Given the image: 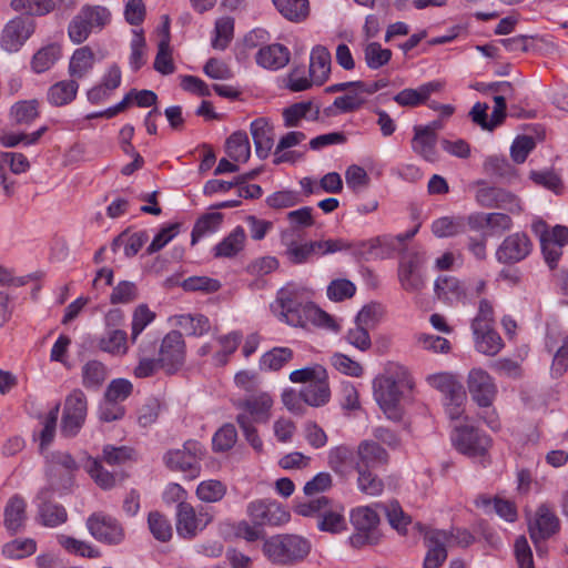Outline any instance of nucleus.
<instances>
[{
  "mask_svg": "<svg viewBox=\"0 0 568 568\" xmlns=\"http://www.w3.org/2000/svg\"><path fill=\"white\" fill-rule=\"evenodd\" d=\"M276 302L280 305V320L291 326L308 328L310 325L338 332L339 325L325 311L313 303H304L298 288L286 286L278 291Z\"/></svg>",
  "mask_w": 568,
  "mask_h": 568,
  "instance_id": "f257e3e1",
  "label": "nucleus"
},
{
  "mask_svg": "<svg viewBox=\"0 0 568 568\" xmlns=\"http://www.w3.org/2000/svg\"><path fill=\"white\" fill-rule=\"evenodd\" d=\"M273 397L266 392L254 393L235 404L240 413L236 423L246 442L256 453L263 452V442L257 434L255 424H266L271 418Z\"/></svg>",
  "mask_w": 568,
  "mask_h": 568,
  "instance_id": "f03ea898",
  "label": "nucleus"
},
{
  "mask_svg": "<svg viewBox=\"0 0 568 568\" xmlns=\"http://www.w3.org/2000/svg\"><path fill=\"white\" fill-rule=\"evenodd\" d=\"M311 541L296 534H278L266 538L262 552L270 562L277 566H293L302 562L311 552Z\"/></svg>",
  "mask_w": 568,
  "mask_h": 568,
  "instance_id": "7ed1b4c3",
  "label": "nucleus"
},
{
  "mask_svg": "<svg viewBox=\"0 0 568 568\" xmlns=\"http://www.w3.org/2000/svg\"><path fill=\"white\" fill-rule=\"evenodd\" d=\"M79 465L68 452H54L47 459L45 476L49 488L60 494L71 491Z\"/></svg>",
  "mask_w": 568,
  "mask_h": 568,
  "instance_id": "20e7f679",
  "label": "nucleus"
},
{
  "mask_svg": "<svg viewBox=\"0 0 568 568\" xmlns=\"http://www.w3.org/2000/svg\"><path fill=\"white\" fill-rule=\"evenodd\" d=\"M404 387H412V382L405 372L399 379H395L393 376H382L374 381V396L389 419L398 420L402 417L398 403Z\"/></svg>",
  "mask_w": 568,
  "mask_h": 568,
  "instance_id": "39448f33",
  "label": "nucleus"
},
{
  "mask_svg": "<svg viewBox=\"0 0 568 568\" xmlns=\"http://www.w3.org/2000/svg\"><path fill=\"white\" fill-rule=\"evenodd\" d=\"M351 523L355 530L349 537L353 547L362 548L367 545H376L381 540L379 516L373 507L362 506L352 510Z\"/></svg>",
  "mask_w": 568,
  "mask_h": 568,
  "instance_id": "423d86ee",
  "label": "nucleus"
},
{
  "mask_svg": "<svg viewBox=\"0 0 568 568\" xmlns=\"http://www.w3.org/2000/svg\"><path fill=\"white\" fill-rule=\"evenodd\" d=\"M203 456V446L196 440H187L181 448L169 450L163 460L171 470L184 473L189 479H194L200 475Z\"/></svg>",
  "mask_w": 568,
  "mask_h": 568,
  "instance_id": "0eeeda50",
  "label": "nucleus"
},
{
  "mask_svg": "<svg viewBox=\"0 0 568 568\" xmlns=\"http://www.w3.org/2000/svg\"><path fill=\"white\" fill-rule=\"evenodd\" d=\"M88 414V399L85 394L73 389L64 400L61 418V434L65 437H74L82 428Z\"/></svg>",
  "mask_w": 568,
  "mask_h": 568,
  "instance_id": "6e6552de",
  "label": "nucleus"
},
{
  "mask_svg": "<svg viewBox=\"0 0 568 568\" xmlns=\"http://www.w3.org/2000/svg\"><path fill=\"white\" fill-rule=\"evenodd\" d=\"M87 528L91 536L100 542L118 545L124 539L122 525L104 513H93L87 519Z\"/></svg>",
  "mask_w": 568,
  "mask_h": 568,
  "instance_id": "1a4fd4ad",
  "label": "nucleus"
},
{
  "mask_svg": "<svg viewBox=\"0 0 568 568\" xmlns=\"http://www.w3.org/2000/svg\"><path fill=\"white\" fill-rule=\"evenodd\" d=\"M159 362L166 374H174L183 366L185 343L181 332L171 331L164 336L159 349Z\"/></svg>",
  "mask_w": 568,
  "mask_h": 568,
  "instance_id": "9d476101",
  "label": "nucleus"
},
{
  "mask_svg": "<svg viewBox=\"0 0 568 568\" xmlns=\"http://www.w3.org/2000/svg\"><path fill=\"white\" fill-rule=\"evenodd\" d=\"M246 511L256 526H281L290 520V513L275 500L257 499L251 501Z\"/></svg>",
  "mask_w": 568,
  "mask_h": 568,
  "instance_id": "9b49d317",
  "label": "nucleus"
},
{
  "mask_svg": "<svg viewBox=\"0 0 568 568\" xmlns=\"http://www.w3.org/2000/svg\"><path fill=\"white\" fill-rule=\"evenodd\" d=\"M424 257L419 253L405 255L398 266V281L402 288L408 293L419 294L426 285L422 273Z\"/></svg>",
  "mask_w": 568,
  "mask_h": 568,
  "instance_id": "f8f14e48",
  "label": "nucleus"
},
{
  "mask_svg": "<svg viewBox=\"0 0 568 568\" xmlns=\"http://www.w3.org/2000/svg\"><path fill=\"white\" fill-rule=\"evenodd\" d=\"M467 387L473 400L481 408H489L495 400L497 386L491 376L481 368L468 373Z\"/></svg>",
  "mask_w": 568,
  "mask_h": 568,
  "instance_id": "ddd939ff",
  "label": "nucleus"
},
{
  "mask_svg": "<svg viewBox=\"0 0 568 568\" xmlns=\"http://www.w3.org/2000/svg\"><path fill=\"white\" fill-rule=\"evenodd\" d=\"M453 442L457 450L469 457L484 456L491 444L488 436L473 426L456 428Z\"/></svg>",
  "mask_w": 568,
  "mask_h": 568,
  "instance_id": "4468645a",
  "label": "nucleus"
},
{
  "mask_svg": "<svg viewBox=\"0 0 568 568\" xmlns=\"http://www.w3.org/2000/svg\"><path fill=\"white\" fill-rule=\"evenodd\" d=\"M532 250V242L523 232L506 236L496 250L495 256L499 263L515 264L525 260Z\"/></svg>",
  "mask_w": 568,
  "mask_h": 568,
  "instance_id": "2eb2a0df",
  "label": "nucleus"
},
{
  "mask_svg": "<svg viewBox=\"0 0 568 568\" xmlns=\"http://www.w3.org/2000/svg\"><path fill=\"white\" fill-rule=\"evenodd\" d=\"M212 517L202 510L196 511L189 503H180L176 510V531L183 538H193L203 530Z\"/></svg>",
  "mask_w": 568,
  "mask_h": 568,
  "instance_id": "dca6fc26",
  "label": "nucleus"
},
{
  "mask_svg": "<svg viewBox=\"0 0 568 568\" xmlns=\"http://www.w3.org/2000/svg\"><path fill=\"white\" fill-rule=\"evenodd\" d=\"M560 521L552 508L547 504H541L531 520H529V535L535 544L550 538L559 531Z\"/></svg>",
  "mask_w": 568,
  "mask_h": 568,
  "instance_id": "f3484780",
  "label": "nucleus"
},
{
  "mask_svg": "<svg viewBox=\"0 0 568 568\" xmlns=\"http://www.w3.org/2000/svg\"><path fill=\"white\" fill-rule=\"evenodd\" d=\"M34 31L29 18H16L2 31L1 45L8 52H17Z\"/></svg>",
  "mask_w": 568,
  "mask_h": 568,
  "instance_id": "a211bd4d",
  "label": "nucleus"
},
{
  "mask_svg": "<svg viewBox=\"0 0 568 568\" xmlns=\"http://www.w3.org/2000/svg\"><path fill=\"white\" fill-rule=\"evenodd\" d=\"M449 540L446 530L433 529L425 534V545L428 548L424 568H439L447 558V541Z\"/></svg>",
  "mask_w": 568,
  "mask_h": 568,
  "instance_id": "6ab92c4d",
  "label": "nucleus"
},
{
  "mask_svg": "<svg viewBox=\"0 0 568 568\" xmlns=\"http://www.w3.org/2000/svg\"><path fill=\"white\" fill-rule=\"evenodd\" d=\"M357 462L355 469H374L385 466L389 460L388 453L374 440H363L356 450Z\"/></svg>",
  "mask_w": 568,
  "mask_h": 568,
  "instance_id": "aec40b11",
  "label": "nucleus"
},
{
  "mask_svg": "<svg viewBox=\"0 0 568 568\" xmlns=\"http://www.w3.org/2000/svg\"><path fill=\"white\" fill-rule=\"evenodd\" d=\"M444 85L442 81H430L416 89H404L394 95L393 100L400 106L415 108L425 103L433 93L440 92Z\"/></svg>",
  "mask_w": 568,
  "mask_h": 568,
  "instance_id": "412c9836",
  "label": "nucleus"
},
{
  "mask_svg": "<svg viewBox=\"0 0 568 568\" xmlns=\"http://www.w3.org/2000/svg\"><path fill=\"white\" fill-rule=\"evenodd\" d=\"M284 125L286 128H298L302 122L316 121L320 118V106L312 101H302L293 103L282 112Z\"/></svg>",
  "mask_w": 568,
  "mask_h": 568,
  "instance_id": "4be33fe9",
  "label": "nucleus"
},
{
  "mask_svg": "<svg viewBox=\"0 0 568 568\" xmlns=\"http://www.w3.org/2000/svg\"><path fill=\"white\" fill-rule=\"evenodd\" d=\"M27 503L19 496L13 495L7 503L3 511V524L6 529L14 535L21 531L27 521Z\"/></svg>",
  "mask_w": 568,
  "mask_h": 568,
  "instance_id": "5701e85b",
  "label": "nucleus"
},
{
  "mask_svg": "<svg viewBox=\"0 0 568 568\" xmlns=\"http://www.w3.org/2000/svg\"><path fill=\"white\" fill-rule=\"evenodd\" d=\"M281 241L285 246L283 255L291 264L298 265L307 263L316 255L315 241L301 243L290 239L286 232L282 233Z\"/></svg>",
  "mask_w": 568,
  "mask_h": 568,
  "instance_id": "b1692460",
  "label": "nucleus"
},
{
  "mask_svg": "<svg viewBox=\"0 0 568 568\" xmlns=\"http://www.w3.org/2000/svg\"><path fill=\"white\" fill-rule=\"evenodd\" d=\"M332 58L329 51L323 45H316L311 51L310 77L316 85L324 84L331 73Z\"/></svg>",
  "mask_w": 568,
  "mask_h": 568,
  "instance_id": "393cba45",
  "label": "nucleus"
},
{
  "mask_svg": "<svg viewBox=\"0 0 568 568\" xmlns=\"http://www.w3.org/2000/svg\"><path fill=\"white\" fill-rule=\"evenodd\" d=\"M251 134L256 155L266 159L273 148V128L265 118H258L251 123Z\"/></svg>",
  "mask_w": 568,
  "mask_h": 568,
  "instance_id": "a878e982",
  "label": "nucleus"
},
{
  "mask_svg": "<svg viewBox=\"0 0 568 568\" xmlns=\"http://www.w3.org/2000/svg\"><path fill=\"white\" fill-rule=\"evenodd\" d=\"M290 50L280 43H274L261 48L256 54V62L270 70H278L290 62Z\"/></svg>",
  "mask_w": 568,
  "mask_h": 568,
  "instance_id": "bb28decb",
  "label": "nucleus"
},
{
  "mask_svg": "<svg viewBox=\"0 0 568 568\" xmlns=\"http://www.w3.org/2000/svg\"><path fill=\"white\" fill-rule=\"evenodd\" d=\"M434 293L438 300L453 304L465 297L466 290L457 277L444 275L436 278Z\"/></svg>",
  "mask_w": 568,
  "mask_h": 568,
  "instance_id": "cd10ccee",
  "label": "nucleus"
},
{
  "mask_svg": "<svg viewBox=\"0 0 568 568\" xmlns=\"http://www.w3.org/2000/svg\"><path fill=\"white\" fill-rule=\"evenodd\" d=\"M428 384L449 396V399L457 403H464L465 392L462 384L450 373H437L427 377Z\"/></svg>",
  "mask_w": 568,
  "mask_h": 568,
  "instance_id": "c85d7f7f",
  "label": "nucleus"
},
{
  "mask_svg": "<svg viewBox=\"0 0 568 568\" xmlns=\"http://www.w3.org/2000/svg\"><path fill=\"white\" fill-rule=\"evenodd\" d=\"M414 136L412 139L413 151L428 162L437 160V135L430 134L428 131H422L420 125L414 128Z\"/></svg>",
  "mask_w": 568,
  "mask_h": 568,
  "instance_id": "c756f323",
  "label": "nucleus"
},
{
  "mask_svg": "<svg viewBox=\"0 0 568 568\" xmlns=\"http://www.w3.org/2000/svg\"><path fill=\"white\" fill-rule=\"evenodd\" d=\"M225 152L234 162L246 163L251 156L247 134L243 131L232 133L226 140Z\"/></svg>",
  "mask_w": 568,
  "mask_h": 568,
  "instance_id": "7c9ffc66",
  "label": "nucleus"
},
{
  "mask_svg": "<svg viewBox=\"0 0 568 568\" xmlns=\"http://www.w3.org/2000/svg\"><path fill=\"white\" fill-rule=\"evenodd\" d=\"M246 240V234L243 227H235L226 237H224L215 247V257H234L243 248Z\"/></svg>",
  "mask_w": 568,
  "mask_h": 568,
  "instance_id": "2f4dec72",
  "label": "nucleus"
},
{
  "mask_svg": "<svg viewBox=\"0 0 568 568\" xmlns=\"http://www.w3.org/2000/svg\"><path fill=\"white\" fill-rule=\"evenodd\" d=\"M375 507L382 509L389 525L400 535H406L407 527L412 523L410 516L404 513L397 500L389 503H376Z\"/></svg>",
  "mask_w": 568,
  "mask_h": 568,
  "instance_id": "473e14b6",
  "label": "nucleus"
},
{
  "mask_svg": "<svg viewBox=\"0 0 568 568\" xmlns=\"http://www.w3.org/2000/svg\"><path fill=\"white\" fill-rule=\"evenodd\" d=\"M174 318L175 325L190 336H202L211 331L209 318L202 314H181Z\"/></svg>",
  "mask_w": 568,
  "mask_h": 568,
  "instance_id": "72a5a7b5",
  "label": "nucleus"
},
{
  "mask_svg": "<svg viewBox=\"0 0 568 568\" xmlns=\"http://www.w3.org/2000/svg\"><path fill=\"white\" fill-rule=\"evenodd\" d=\"M300 397L305 404L313 407L325 405L331 398L327 379H321L305 385L300 392Z\"/></svg>",
  "mask_w": 568,
  "mask_h": 568,
  "instance_id": "f704fd0d",
  "label": "nucleus"
},
{
  "mask_svg": "<svg viewBox=\"0 0 568 568\" xmlns=\"http://www.w3.org/2000/svg\"><path fill=\"white\" fill-rule=\"evenodd\" d=\"M155 344L152 341H143L139 346V363L134 368L138 378L152 376L160 366L159 358H151L149 355L154 351Z\"/></svg>",
  "mask_w": 568,
  "mask_h": 568,
  "instance_id": "c9c22d12",
  "label": "nucleus"
},
{
  "mask_svg": "<svg viewBox=\"0 0 568 568\" xmlns=\"http://www.w3.org/2000/svg\"><path fill=\"white\" fill-rule=\"evenodd\" d=\"M62 51L58 43H50L39 49L32 57L31 68L36 73L50 70L61 58Z\"/></svg>",
  "mask_w": 568,
  "mask_h": 568,
  "instance_id": "e433bc0d",
  "label": "nucleus"
},
{
  "mask_svg": "<svg viewBox=\"0 0 568 568\" xmlns=\"http://www.w3.org/2000/svg\"><path fill=\"white\" fill-rule=\"evenodd\" d=\"M473 334L477 351L485 355L494 356L504 346L501 337L493 326H487V328H483L480 332H473Z\"/></svg>",
  "mask_w": 568,
  "mask_h": 568,
  "instance_id": "4c0bfd02",
  "label": "nucleus"
},
{
  "mask_svg": "<svg viewBox=\"0 0 568 568\" xmlns=\"http://www.w3.org/2000/svg\"><path fill=\"white\" fill-rule=\"evenodd\" d=\"M79 84L75 80H63L51 85L48 91V101L55 106L70 103L77 95Z\"/></svg>",
  "mask_w": 568,
  "mask_h": 568,
  "instance_id": "58836bf2",
  "label": "nucleus"
},
{
  "mask_svg": "<svg viewBox=\"0 0 568 568\" xmlns=\"http://www.w3.org/2000/svg\"><path fill=\"white\" fill-rule=\"evenodd\" d=\"M94 64V53L90 47L77 49L69 63V73L73 78H83Z\"/></svg>",
  "mask_w": 568,
  "mask_h": 568,
  "instance_id": "ea45409f",
  "label": "nucleus"
},
{
  "mask_svg": "<svg viewBox=\"0 0 568 568\" xmlns=\"http://www.w3.org/2000/svg\"><path fill=\"white\" fill-rule=\"evenodd\" d=\"M37 519L42 526L53 528L68 520V513L59 504L44 501L39 506Z\"/></svg>",
  "mask_w": 568,
  "mask_h": 568,
  "instance_id": "a19ab883",
  "label": "nucleus"
},
{
  "mask_svg": "<svg viewBox=\"0 0 568 568\" xmlns=\"http://www.w3.org/2000/svg\"><path fill=\"white\" fill-rule=\"evenodd\" d=\"M278 12L290 21L300 22L310 13L308 0H273Z\"/></svg>",
  "mask_w": 568,
  "mask_h": 568,
  "instance_id": "79ce46f5",
  "label": "nucleus"
},
{
  "mask_svg": "<svg viewBox=\"0 0 568 568\" xmlns=\"http://www.w3.org/2000/svg\"><path fill=\"white\" fill-rule=\"evenodd\" d=\"M216 341L220 349L213 355V364L224 366L229 362V356L237 349L242 341V334L231 332L226 335L219 336Z\"/></svg>",
  "mask_w": 568,
  "mask_h": 568,
  "instance_id": "37998d69",
  "label": "nucleus"
},
{
  "mask_svg": "<svg viewBox=\"0 0 568 568\" xmlns=\"http://www.w3.org/2000/svg\"><path fill=\"white\" fill-rule=\"evenodd\" d=\"M99 346L102 351L110 354L124 355L129 349L126 333L116 328L109 329L105 335L101 337Z\"/></svg>",
  "mask_w": 568,
  "mask_h": 568,
  "instance_id": "c03bdc74",
  "label": "nucleus"
},
{
  "mask_svg": "<svg viewBox=\"0 0 568 568\" xmlns=\"http://www.w3.org/2000/svg\"><path fill=\"white\" fill-rule=\"evenodd\" d=\"M361 81H356L347 90V93L337 97L334 100V106L341 112L347 113L358 110L366 102V92L359 91L358 84Z\"/></svg>",
  "mask_w": 568,
  "mask_h": 568,
  "instance_id": "a18cd8bd",
  "label": "nucleus"
},
{
  "mask_svg": "<svg viewBox=\"0 0 568 568\" xmlns=\"http://www.w3.org/2000/svg\"><path fill=\"white\" fill-rule=\"evenodd\" d=\"M432 231L437 237H450L465 231V219L462 216H443L435 220Z\"/></svg>",
  "mask_w": 568,
  "mask_h": 568,
  "instance_id": "49530a36",
  "label": "nucleus"
},
{
  "mask_svg": "<svg viewBox=\"0 0 568 568\" xmlns=\"http://www.w3.org/2000/svg\"><path fill=\"white\" fill-rule=\"evenodd\" d=\"M353 462V452L347 446L341 445L333 447L328 452L327 463L328 466L342 476L348 474Z\"/></svg>",
  "mask_w": 568,
  "mask_h": 568,
  "instance_id": "de8ad7c7",
  "label": "nucleus"
},
{
  "mask_svg": "<svg viewBox=\"0 0 568 568\" xmlns=\"http://www.w3.org/2000/svg\"><path fill=\"white\" fill-rule=\"evenodd\" d=\"M84 469L100 488L106 490L115 486V476L104 469L99 459L89 456Z\"/></svg>",
  "mask_w": 568,
  "mask_h": 568,
  "instance_id": "09e8293b",
  "label": "nucleus"
},
{
  "mask_svg": "<svg viewBox=\"0 0 568 568\" xmlns=\"http://www.w3.org/2000/svg\"><path fill=\"white\" fill-rule=\"evenodd\" d=\"M223 215L219 212L205 213L197 219L191 234V243L194 245L202 236L219 230Z\"/></svg>",
  "mask_w": 568,
  "mask_h": 568,
  "instance_id": "8fccbe9b",
  "label": "nucleus"
},
{
  "mask_svg": "<svg viewBox=\"0 0 568 568\" xmlns=\"http://www.w3.org/2000/svg\"><path fill=\"white\" fill-rule=\"evenodd\" d=\"M364 59L369 69L377 70L389 62L392 51L382 48L378 42H369L364 48Z\"/></svg>",
  "mask_w": 568,
  "mask_h": 568,
  "instance_id": "3c124183",
  "label": "nucleus"
},
{
  "mask_svg": "<svg viewBox=\"0 0 568 568\" xmlns=\"http://www.w3.org/2000/svg\"><path fill=\"white\" fill-rule=\"evenodd\" d=\"M37 550V544L31 538L14 539L2 547V554L9 559H21L31 556Z\"/></svg>",
  "mask_w": 568,
  "mask_h": 568,
  "instance_id": "603ef678",
  "label": "nucleus"
},
{
  "mask_svg": "<svg viewBox=\"0 0 568 568\" xmlns=\"http://www.w3.org/2000/svg\"><path fill=\"white\" fill-rule=\"evenodd\" d=\"M11 7L16 11H23L30 16H43L55 9L53 0H12Z\"/></svg>",
  "mask_w": 568,
  "mask_h": 568,
  "instance_id": "864d4df0",
  "label": "nucleus"
},
{
  "mask_svg": "<svg viewBox=\"0 0 568 568\" xmlns=\"http://www.w3.org/2000/svg\"><path fill=\"white\" fill-rule=\"evenodd\" d=\"M357 487L358 489L368 496H379L384 490L383 480L375 475L371 469H356Z\"/></svg>",
  "mask_w": 568,
  "mask_h": 568,
  "instance_id": "5fc2aeb1",
  "label": "nucleus"
},
{
  "mask_svg": "<svg viewBox=\"0 0 568 568\" xmlns=\"http://www.w3.org/2000/svg\"><path fill=\"white\" fill-rule=\"evenodd\" d=\"M214 32L215 37L212 40V47L216 50H224L233 39L234 20L230 17L217 19Z\"/></svg>",
  "mask_w": 568,
  "mask_h": 568,
  "instance_id": "6e6d98bb",
  "label": "nucleus"
},
{
  "mask_svg": "<svg viewBox=\"0 0 568 568\" xmlns=\"http://www.w3.org/2000/svg\"><path fill=\"white\" fill-rule=\"evenodd\" d=\"M155 313L152 312L146 304L138 305L132 314V324H131V341L135 343L139 335L144 331V328L154 321Z\"/></svg>",
  "mask_w": 568,
  "mask_h": 568,
  "instance_id": "4d7b16f0",
  "label": "nucleus"
},
{
  "mask_svg": "<svg viewBox=\"0 0 568 568\" xmlns=\"http://www.w3.org/2000/svg\"><path fill=\"white\" fill-rule=\"evenodd\" d=\"M106 378L105 366L98 361L88 362L82 368V382L87 388H98Z\"/></svg>",
  "mask_w": 568,
  "mask_h": 568,
  "instance_id": "13d9d810",
  "label": "nucleus"
},
{
  "mask_svg": "<svg viewBox=\"0 0 568 568\" xmlns=\"http://www.w3.org/2000/svg\"><path fill=\"white\" fill-rule=\"evenodd\" d=\"M58 541L70 554L88 558H97L100 556L99 550L93 548L87 541L79 540L67 535H59Z\"/></svg>",
  "mask_w": 568,
  "mask_h": 568,
  "instance_id": "bf43d9fd",
  "label": "nucleus"
},
{
  "mask_svg": "<svg viewBox=\"0 0 568 568\" xmlns=\"http://www.w3.org/2000/svg\"><path fill=\"white\" fill-rule=\"evenodd\" d=\"M226 494V486L215 479L201 481L196 488V496L205 503H216Z\"/></svg>",
  "mask_w": 568,
  "mask_h": 568,
  "instance_id": "052dcab7",
  "label": "nucleus"
},
{
  "mask_svg": "<svg viewBox=\"0 0 568 568\" xmlns=\"http://www.w3.org/2000/svg\"><path fill=\"white\" fill-rule=\"evenodd\" d=\"M317 527L322 531L337 534L346 528V521L342 511L332 509L328 505L321 515Z\"/></svg>",
  "mask_w": 568,
  "mask_h": 568,
  "instance_id": "680f3d73",
  "label": "nucleus"
},
{
  "mask_svg": "<svg viewBox=\"0 0 568 568\" xmlns=\"http://www.w3.org/2000/svg\"><path fill=\"white\" fill-rule=\"evenodd\" d=\"M293 356V352L288 347H275L266 352L261 358V366L271 371H278Z\"/></svg>",
  "mask_w": 568,
  "mask_h": 568,
  "instance_id": "e2e57ef3",
  "label": "nucleus"
},
{
  "mask_svg": "<svg viewBox=\"0 0 568 568\" xmlns=\"http://www.w3.org/2000/svg\"><path fill=\"white\" fill-rule=\"evenodd\" d=\"M356 292L355 284L346 278L333 280L326 290L327 297L333 302H342L351 298Z\"/></svg>",
  "mask_w": 568,
  "mask_h": 568,
  "instance_id": "0e129e2a",
  "label": "nucleus"
},
{
  "mask_svg": "<svg viewBox=\"0 0 568 568\" xmlns=\"http://www.w3.org/2000/svg\"><path fill=\"white\" fill-rule=\"evenodd\" d=\"M148 524L151 534L159 541L165 542L172 537V527L170 521L160 513L152 511L149 514Z\"/></svg>",
  "mask_w": 568,
  "mask_h": 568,
  "instance_id": "69168bd1",
  "label": "nucleus"
},
{
  "mask_svg": "<svg viewBox=\"0 0 568 568\" xmlns=\"http://www.w3.org/2000/svg\"><path fill=\"white\" fill-rule=\"evenodd\" d=\"M237 440V432L233 424L223 425L213 436L212 445L215 452L230 450Z\"/></svg>",
  "mask_w": 568,
  "mask_h": 568,
  "instance_id": "338daca9",
  "label": "nucleus"
},
{
  "mask_svg": "<svg viewBox=\"0 0 568 568\" xmlns=\"http://www.w3.org/2000/svg\"><path fill=\"white\" fill-rule=\"evenodd\" d=\"M153 67L159 73L164 75L174 72L175 67L173 63L168 38L160 41Z\"/></svg>",
  "mask_w": 568,
  "mask_h": 568,
  "instance_id": "774afa93",
  "label": "nucleus"
}]
</instances>
